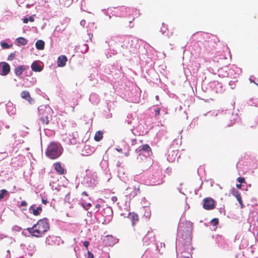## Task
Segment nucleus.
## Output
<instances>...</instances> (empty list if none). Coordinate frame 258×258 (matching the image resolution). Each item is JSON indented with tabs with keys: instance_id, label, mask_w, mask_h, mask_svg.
Listing matches in <instances>:
<instances>
[{
	"instance_id": "58836bf2",
	"label": "nucleus",
	"mask_w": 258,
	"mask_h": 258,
	"mask_svg": "<svg viewBox=\"0 0 258 258\" xmlns=\"http://www.w3.org/2000/svg\"><path fill=\"white\" fill-rule=\"evenodd\" d=\"M82 194V195L88 196V194L86 191H83Z\"/></svg>"
},
{
	"instance_id": "2f4dec72",
	"label": "nucleus",
	"mask_w": 258,
	"mask_h": 258,
	"mask_svg": "<svg viewBox=\"0 0 258 258\" xmlns=\"http://www.w3.org/2000/svg\"><path fill=\"white\" fill-rule=\"evenodd\" d=\"M111 201L113 202V203H115L117 202V198L115 196H113L111 198Z\"/></svg>"
},
{
	"instance_id": "c9c22d12",
	"label": "nucleus",
	"mask_w": 258,
	"mask_h": 258,
	"mask_svg": "<svg viewBox=\"0 0 258 258\" xmlns=\"http://www.w3.org/2000/svg\"><path fill=\"white\" fill-rule=\"evenodd\" d=\"M236 186L238 188H241V184L240 183V184H237L236 185Z\"/></svg>"
},
{
	"instance_id": "ddd939ff",
	"label": "nucleus",
	"mask_w": 258,
	"mask_h": 258,
	"mask_svg": "<svg viewBox=\"0 0 258 258\" xmlns=\"http://www.w3.org/2000/svg\"><path fill=\"white\" fill-rule=\"evenodd\" d=\"M31 69L33 71L35 72H40L42 70V68L36 61H34L32 63Z\"/></svg>"
},
{
	"instance_id": "a19ab883",
	"label": "nucleus",
	"mask_w": 258,
	"mask_h": 258,
	"mask_svg": "<svg viewBox=\"0 0 258 258\" xmlns=\"http://www.w3.org/2000/svg\"><path fill=\"white\" fill-rule=\"evenodd\" d=\"M156 99L157 100H159V96L158 95L156 96Z\"/></svg>"
},
{
	"instance_id": "4c0bfd02",
	"label": "nucleus",
	"mask_w": 258,
	"mask_h": 258,
	"mask_svg": "<svg viewBox=\"0 0 258 258\" xmlns=\"http://www.w3.org/2000/svg\"><path fill=\"white\" fill-rule=\"evenodd\" d=\"M101 207V205L99 204H96L95 206V208L97 209H99Z\"/></svg>"
},
{
	"instance_id": "b1692460",
	"label": "nucleus",
	"mask_w": 258,
	"mask_h": 258,
	"mask_svg": "<svg viewBox=\"0 0 258 258\" xmlns=\"http://www.w3.org/2000/svg\"><path fill=\"white\" fill-rule=\"evenodd\" d=\"M211 223L213 225L216 226L219 223V220L217 218H214L211 220Z\"/></svg>"
},
{
	"instance_id": "bb28decb",
	"label": "nucleus",
	"mask_w": 258,
	"mask_h": 258,
	"mask_svg": "<svg viewBox=\"0 0 258 258\" xmlns=\"http://www.w3.org/2000/svg\"><path fill=\"white\" fill-rule=\"evenodd\" d=\"M237 181L241 184L245 182V179L244 177H239L237 178Z\"/></svg>"
},
{
	"instance_id": "7ed1b4c3",
	"label": "nucleus",
	"mask_w": 258,
	"mask_h": 258,
	"mask_svg": "<svg viewBox=\"0 0 258 258\" xmlns=\"http://www.w3.org/2000/svg\"><path fill=\"white\" fill-rule=\"evenodd\" d=\"M61 154L60 147L56 143H50L46 150V155L49 158L54 159L57 158Z\"/></svg>"
},
{
	"instance_id": "6e6552de",
	"label": "nucleus",
	"mask_w": 258,
	"mask_h": 258,
	"mask_svg": "<svg viewBox=\"0 0 258 258\" xmlns=\"http://www.w3.org/2000/svg\"><path fill=\"white\" fill-rule=\"evenodd\" d=\"M136 151L139 153V154H142L143 152H145L146 153L152 152L151 148L148 144L143 145L141 147H139L138 149H137Z\"/></svg>"
},
{
	"instance_id": "c85d7f7f",
	"label": "nucleus",
	"mask_w": 258,
	"mask_h": 258,
	"mask_svg": "<svg viewBox=\"0 0 258 258\" xmlns=\"http://www.w3.org/2000/svg\"><path fill=\"white\" fill-rule=\"evenodd\" d=\"M84 246L86 248L87 250H88V246L89 245V242L88 241H85L83 243Z\"/></svg>"
},
{
	"instance_id": "72a5a7b5",
	"label": "nucleus",
	"mask_w": 258,
	"mask_h": 258,
	"mask_svg": "<svg viewBox=\"0 0 258 258\" xmlns=\"http://www.w3.org/2000/svg\"><path fill=\"white\" fill-rule=\"evenodd\" d=\"M23 22L24 23H27L28 22V19L27 18H25L23 19Z\"/></svg>"
},
{
	"instance_id": "4be33fe9",
	"label": "nucleus",
	"mask_w": 258,
	"mask_h": 258,
	"mask_svg": "<svg viewBox=\"0 0 258 258\" xmlns=\"http://www.w3.org/2000/svg\"><path fill=\"white\" fill-rule=\"evenodd\" d=\"M235 197L236 198V199L238 201L239 204L241 206V207L243 208V202H242V198H241V195L240 194V195H239L238 196H235Z\"/></svg>"
},
{
	"instance_id": "9d476101",
	"label": "nucleus",
	"mask_w": 258,
	"mask_h": 258,
	"mask_svg": "<svg viewBox=\"0 0 258 258\" xmlns=\"http://www.w3.org/2000/svg\"><path fill=\"white\" fill-rule=\"evenodd\" d=\"M67 58L65 55H61L58 57L57 63V66L59 67H63L66 64Z\"/></svg>"
},
{
	"instance_id": "473e14b6",
	"label": "nucleus",
	"mask_w": 258,
	"mask_h": 258,
	"mask_svg": "<svg viewBox=\"0 0 258 258\" xmlns=\"http://www.w3.org/2000/svg\"><path fill=\"white\" fill-rule=\"evenodd\" d=\"M28 19V21H30V22H34V19L32 16H30Z\"/></svg>"
},
{
	"instance_id": "7c9ffc66",
	"label": "nucleus",
	"mask_w": 258,
	"mask_h": 258,
	"mask_svg": "<svg viewBox=\"0 0 258 258\" xmlns=\"http://www.w3.org/2000/svg\"><path fill=\"white\" fill-rule=\"evenodd\" d=\"M27 205V203L25 201H23L21 203V207H25Z\"/></svg>"
},
{
	"instance_id": "aec40b11",
	"label": "nucleus",
	"mask_w": 258,
	"mask_h": 258,
	"mask_svg": "<svg viewBox=\"0 0 258 258\" xmlns=\"http://www.w3.org/2000/svg\"><path fill=\"white\" fill-rule=\"evenodd\" d=\"M40 120L43 124H48L49 123L48 116H41Z\"/></svg>"
},
{
	"instance_id": "a211bd4d",
	"label": "nucleus",
	"mask_w": 258,
	"mask_h": 258,
	"mask_svg": "<svg viewBox=\"0 0 258 258\" xmlns=\"http://www.w3.org/2000/svg\"><path fill=\"white\" fill-rule=\"evenodd\" d=\"M55 239H56L55 237L49 236L46 238V243L48 245H53L55 244Z\"/></svg>"
},
{
	"instance_id": "f8f14e48",
	"label": "nucleus",
	"mask_w": 258,
	"mask_h": 258,
	"mask_svg": "<svg viewBox=\"0 0 258 258\" xmlns=\"http://www.w3.org/2000/svg\"><path fill=\"white\" fill-rule=\"evenodd\" d=\"M29 211H32V213L35 216H37L39 215L40 212L42 211V208L41 207L39 206L36 209L35 208L34 205H32L30 206L29 208Z\"/></svg>"
},
{
	"instance_id": "f257e3e1",
	"label": "nucleus",
	"mask_w": 258,
	"mask_h": 258,
	"mask_svg": "<svg viewBox=\"0 0 258 258\" xmlns=\"http://www.w3.org/2000/svg\"><path fill=\"white\" fill-rule=\"evenodd\" d=\"M49 229L48 220L47 218L39 220L32 227L27 228L28 232L33 236L42 237Z\"/></svg>"
},
{
	"instance_id": "f704fd0d",
	"label": "nucleus",
	"mask_w": 258,
	"mask_h": 258,
	"mask_svg": "<svg viewBox=\"0 0 258 258\" xmlns=\"http://www.w3.org/2000/svg\"><path fill=\"white\" fill-rule=\"evenodd\" d=\"M42 203L45 204V205H46L48 203V202H47L46 199V200L42 199Z\"/></svg>"
},
{
	"instance_id": "dca6fc26",
	"label": "nucleus",
	"mask_w": 258,
	"mask_h": 258,
	"mask_svg": "<svg viewBox=\"0 0 258 258\" xmlns=\"http://www.w3.org/2000/svg\"><path fill=\"white\" fill-rule=\"evenodd\" d=\"M250 127L254 128L258 124V116L255 117L248 121Z\"/></svg>"
},
{
	"instance_id": "37998d69",
	"label": "nucleus",
	"mask_w": 258,
	"mask_h": 258,
	"mask_svg": "<svg viewBox=\"0 0 258 258\" xmlns=\"http://www.w3.org/2000/svg\"><path fill=\"white\" fill-rule=\"evenodd\" d=\"M183 258H190V256H183Z\"/></svg>"
},
{
	"instance_id": "cd10ccee",
	"label": "nucleus",
	"mask_w": 258,
	"mask_h": 258,
	"mask_svg": "<svg viewBox=\"0 0 258 258\" xmlns=\"http://www.w3.org/2000/svg\"><path fill=\"white\" fill-rule=\"evenodd\" d=\"M232 195L234 196V197H235L236 196H238L239 195H240V192L237 190H235V189H233L232 191Z\"/></svg>"
},
{
	"instance_id": "412c9836",
	"label": "nucleus",
	"mask_w": 258,
	"mask_h": 258,
	"mask_svg": "<svg viewBox=\"0 0 258 258\" xmlns=\"http://www.w3.org/2000/svg\"><path fill=\"white\" fill-rule=\"evenodd\" d=\"M7 196H9V193L6 189H4L0 190V200H3Z\"/></svg>"
},
{
	"instance_id": "4468645a",
	"label": "nucleus",
	"mask_w": 258,
	"mask_h": 258,
	"mask_svg": "<svg viewBox=\"0 0 258 258\" xmlns=\"http://www.w3.org/2000/svg\"><path fill=\"white\" fill-rule=\"evenodd\" d=\"M129 215H132V216H131L132 225L133 226H134L136 222L139 221V216L136 213H133L132 214L131 213H130Z\"/></svg>"
},
{
	"instance_id": "39448f33",
	"label": "nucleus",
	"mask_w": 258,
	"mask_h": 258,
	"mask_svg": "<svg viewBox=\"0 0 258 258\" xmlns=\"http://www.w3.org/2000/svg\"><path fill=\"white\" fill-rule=\"evenodd\" d=\"M38 113L40 116H48L50 114L52 110L47 105H42L38 108Z\"/></svg>"
},
{
	"instance_id": "f03ea898",
	"label": "nucleus",
	"mask_w": 258,
	"mask_h": 258,
	"mask_svg": "<svg viewBox=\"0 0 258 258\" xmlns=\"http://www.w3.org/2000/svg\"><path fill=\"white\" fill-rule=\"evenodd\" d=\"M193 223L186 221L179 227V232L181 233L182 237L185 240H190L191 237Z\"/></svg>"
},
{
	"instance_id": "e433bc0d",
	"label": "nucleus",
	"mask_w": 258,
	"mask_h": 258,
	"mask_svg": "<svg viewBox=\"0 0 258 258\" xmlns=\"http://www.w3.org/2000/svg\"><path fill=\"white\" fill-rule=\"evenodd\" d=\"M137 142V139H134L132 140V144L134 145L135 144H136Z\"/></svg>"
},
{
	"instance_id": "6ab92c4d",
	"label": "nucleus",
	"mask_w": 258,
	"mask_h": 258,
	"mask_svg": "<svg viewBox=\"0 0 258 258\" xmlns=\"http://www.w3.org/2000/svg\"><path fill=\"white\" fill-rule=\"evenodd\" d=\"M17 41L18 43L22 45H25L28 42V41L26 38L21 37L17 38Z\"/></svg>"
},
{
	"instance_id": "79ce46f5",
	"label": "nucleus",
	"mask_w": 258,
	"mask_h": 258,
	"mask_svg": "<svg viewBox=\"0 0 258 258\" xmlns=\"http://www.w3.org/2000/svg\"><path fill=\"white\" fill-rule=\"evenodd\" d=\"M87 206L88 207H91V204L90 203H89L87 204Z\"/></svg>"
},
{
	"instance_id": "1a4fd4ad",
	"label": "nucleus",
	"mask_w": 258,
	"mask_h": 258,
	"mask_svg": "<svg viewBox=\"0 0 258 258\" xmlns=\"http://www.w3.org/2000/svg\"><path fill=\"white\" fill-rule=\"evenodd\" d=\"M54 166L55 171L58 174L62 175L66 173V170L59 162H57L54 164Z\"/></svg>"
},
{
	"instance_id": "c756f323",
	"label": "nucleus",
	"mask_w": 258,
	"mask_h": 258,
	"mask_svg": "<svg viewBox=\"0 0 258 258\" xmlns=\"http://www.w3.org/2000/svg\"><path fill=\"white\" fill-rule=\"evenodd\" d=\"M88 258H94V255L90 251L88 250Z\"/></svg>"
},
{
	"instance_id": "393cba45",
	"label": "nucleus",
	"mask_w": 258,
	"mask_h": 258,
	"mask_svg": "<svg viewBox=\"0 0 258 258\" xmlns=\"http://www.w3.org/2000/svg\"><path fill=\"white\" fill-rule=\"evenodd\" d=\"M15 54L14 53H11L8 56V60H13L15 57Z\"/></svg>"
},
{
	"instance_id": "20e7f679",
	"label": "nucleus",
	"mask_w": 258,
	"mask_h": 258,
	"mask_svg": "<svg viewBox=\"0 0 258 258\" xmlns=\"http://www.w3.org/2000/svg\"><path fill=\"white\" fill-rule=\"evenodd\" d=\"M203 208L206 210H213L215 208V201L211 198H206L203 200Z\"/></svg>"
},
{
	"instance_id": "2eb2a0df",
	"label": "nucleus",
	"mask_w": 258,
	"mask_h": 258,
	"mask_svg": "<svg viewBox=\"0 0 258 258\" xmlns=\"http://www.w3.org/2000/svg\"><path fill=\"white\" fill-rule=\"evenodd\" d=\"M103 133L101 131L96 132L94 137V140L96 142L100 141L103 139Z\"/></svg>"
},
{
	"instance_id": "ea45409f",
	"label": "nucleus",
	"mask_w": 258,
	"mask_h": 258,
	"mask_svg": "<svg viewBox=\"0 0 258 258\" xmlns=\"http://www.w3.org/2000/svg\"><path fill=\"white\" fill-rule=\"evenodd\" d=\"M161 183H162V181H159V182H157V183H155L154 185H158V184H161Z\"/></svg>"
},
{
	"instance_id": "a878e982",
	"label": "nucleus",
	"mask_w": 258,
	"mask_h": 258,
	"mask_svg": "<svg viewBox=\"0 0 258 258\" xmlns=\"http://www.w3.org/2000/svg\"><path fill=\"white\" fill-rule=\"evenodd\" d=\"M160 108H157L155 109V116L156 117L157 116H159L160 115Z\"/></svg>"
},
{
	"instance_id": "f3484780",
	"label": "nucleus",
	"mask_w": 258,
	"mask_h": 258,
	"mask_svg": "<svg viewBox=\"0 0 258 258\" xmlns=\"http://www.w3.org/2000/svg\"><path fill=\"white\" fill-rule=\"evenodd\" d=\"M45 43L43 40H38L35 43L36 47L39 50H43L44 48Z\"/></svg>"
},
{
	"instance_id": "423d86ee",
	"label": "nucleus",
	"mask_w": 258,
	"mask_h": 258,
	"mask_svg": "<svg viewBox=\"0 0 258 258\" xmlns=\"http://www.w3.org/2000/svg\"><path fill=\"white\" fill-rule=\"evenodd\" d=\"M11 68L10 65L6 62H0V75L6 76L10 72Z\"/></svg>"
},
{
	"instance_id": "5701e85b",
	"label": "nucleus",
	"mask_w": 258,
	"mask_h": 258,
	"mask_svg": "<svg viewBox=\"0 0 258 258\" xmlns=\"http://www.w3.org/2000/svg\"><path fill=\"white\" fill-rule=\"evenodd\" d=\"M1 45L3 48L7 49L10 48V45L5 42H1Z\"/></svg>"
},
{
	"instance_id": "9b49d317",
	"label": "nucleus",
	"mask_w": 258,
	"mask_h": 258,
	"mask_svg": "<svg viewBox=\"0 0 258 258\" xmlns=\"http://www.w3.org/2000/svg\"><path fill=\"white\" fill-rule=\"evenodd\" d=\"M26 66L22 65V66H19L17 68H16L14 70L15 74L17 76H20L23 72L26 70Z\"/></svg>"
},
{
	"instance_id": "0eeeda50",
	"label": "nucleus",
	"mask_w": 258,
	"mask_h": 258,
	"mask_svg": "<svg viewBox=\"0 0 258 258\" xmlns=\"http://www.w3.org/2000/svg\"><path fill=\"white\" fill-rule=\"evenodd\" d=\"M21 97L27 100L30 104L34 102V100L31 97L30 93L28 91H23L21 93Z\"/></svg>"
}]
</instances>
